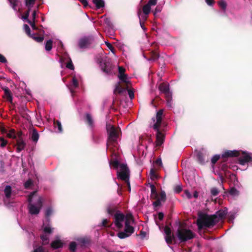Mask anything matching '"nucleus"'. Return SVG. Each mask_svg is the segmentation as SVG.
Instances as JSON below:
<instances>
[{
  "instance_id": "obj_58",
  "label": "nucleus",
  "mask_w": 252,
  "mask_h": 252,
  "mask_svg": "<svg viewBox=\"0 0 252 252\" xmlns=\"http://www.w3.org/2000/svg\"><path fill=\"white\" fill-rule=\"evenodd\" d=\"M72 84L75 88L78 87V82L75 77H73L72 79Z\"/></svg>"
},
{
  "instance_id": "obj_47",
  "label": "nucleus",
  "mask_w": 252,
  "mask_h": 252,
  "mask_svg": "<svg viewBox=\"0 0 252 252\" xmlns=\"http://www.w3.org/2000/svg\"><path fill=\"white\" fill-rule=\"evenodd\" d=\"M104 23L108 27L111 28L113 26L111 19L110 18L105 17L104 19Z\"/></svg>"
},
{
  "instance_id": "obj_9",
  "label": "nucleus",
  "mask_w": 252,
  "mask_h": 252,
  "mask_svg": "<svg viewBox=\"0 0 252 252\" xmlns=\"http://www.w3.org/2000/svg\"><path fill=\"white\" fill-rule=\"evenodd\" d=\"M164 232L166 234L165 241L168 244H172L173 242L176 243V238L175 235L172 233L171 230L168 226L164 227Z\"/></svg>"
},
{
  "instance_id": "obj_45",
  "label": "nucleus",
  "mask_w": 252,
  "mask_h": 252,
  "mask_svg": "<svg viewBox=\"0 0 252 252\" xmlns=\"http://www.w3.org/2000/svg\"><path fill=\"white\" fill-rule=\"evenodd\" d=\"M118 77H119V78L120 79V80L121 81H122V82L126 83H127V76L126 74H124L119 75Z\"/></svg>"
},
{
  "instance_id": "obj_13",
  "label": "nucleus",
  "mask_w": 252,
  "mask_h": 252,
  "mask_svg": "<svg viewBox=\"0 0 252 252\" xmlns=\"http://www.w3.org/2000/svg\"><path fill=\"white\" fill-rule=\"evenodd\" d=\"M227 213V209L224 210H220L218 211L215 214L213 215V216H216V220L217 223L221 220L224 219Z\"/></svg>"
},
{
  "instance_id": "obj_56",
  "label": "nucleus",
  "mask_w": 252,
  "mask_h": 252,
  "mask_svg": "<svg viewBox=\"0 0 252 252\" xmlns=\"http://www.w3.org/2000/svg\"><path fill=\"white\" fill-rule=\"evenodd\" d=\"M28 23L30 24L32 29L34 30H37L38 28L35 25V22H32L30 20H28Z\"/></svg>"
},
{
  "instance_id": "obj_54",
  "label": "nucleus",
  "mask_w": 252,
  "mask_h": 252,
  "mask_svg": "<svg viewBox=\"0 0 252 252\" xmlns=\"http://www.w3.org/2000/svg\"><path fill=\"white\" fill-rule=\"evenodd\" d=\"M161 122H158L157 121L156 123L154 125L153 128L155 130H157V132H158L159 130V127L161 125Z\"/></svg>"
},
{
  "instance_id": "obj_16",
  "label": "nucleus",
  "mask_w": 252,
  "mask_h": 252,
  "mask_svg": "<svg viewBox=\"0 0 252 252\" xmlns=\"http://www.w3.org/2000/svg\"><path fill=\"white\" fill-rule=\"evenodd\" d=\"M240 155L239 151L236 150L226 151L222 155V158L237 157Z\"/></svg>"
},
{
  "instance_id": "obj_63",
  "label": "nucleus",
  "mask_w": 252,
  "mask_h": 252,
  "mask_svg": "<svg viewBox=\"0 0 252 252\" xmlns=\"http://www.w3.org/2000/svg\"><path fill=\"white\" fill-rule=\"evenodd\" d=\"M157 0H149L147 4L151 7L152 6L156 5L157 3Z\"/></svg>"
},
{
  "instance_id": "obj_12",
  "label": "nucleus",
  "mask_w": 252,
  "mask_h": 252,
  "mask_svg": "<svg viewBox=\"0 0 252 252\" xmlns=\"http://www.w3.org/2000/svg\"><path fill=\"white\" fill-rule=\"evenodd\" d=\"M238 160L239 164L244 165L252 160V157L249 154L244 153L243 155L239 158Z\"/></svg>"
},
{
  "instance_id": "obj_21",
  "label": "nucleus",
  "mask_w": 252,
  "mask_h": 252,
  "mask_svg": "<svg viewBox=\"0 0 252 252\" xmlns=\"http://www.w3.org/2000/svg\"><path fill=\"white\" fill-rule=\"evenodd\" d=\"M93 2L95 5L96 9H100L105 6V2L103 0H93Z\"/></svg>"
},
{
  "instance_id": "obj_15",
  "label": "nucleus",
  "mask_w": 252,
  "mask_h": 252,
  "mask_svg": "<svg viewBox=\"0 0 252 252\" xmlns=\"http://www.w3.org/2000/svg\"><path fill=\"white\" fill-rule=\"evenodd\" d=\"M165 138L164 134L160 130H158L156 135V146H160L164 142Z\"/></svg>"
},
{
  "instance_id": "obj_34",
  "label": "nucleus",
  "mask_w": 252,
  "mask_h": 252,
  "mask_svg": "<svg viewBox=\"0 0 252 252\" xmlns=\"http://www.w3.org/2000/svg\"><path fill=\"white\" fill-rule=\"evenodd\" d=\"M228 192L232 196H238L239 194V191L234 187L231 188Z\"/></svg>"
},
{
  "instance_id": "obj_61",
  "label": "nucleus",
  "mask_w": 252,
  "mask_h": 252,
  "mask_svg": "<svg viewBox=\"0 0 252 252\" xmlns=\"http://www.w3.org/2000/svg\"><path fill=\"white\" fill-rule=\"evenodd\" d=\"M33 252H45V248L42 246H39L36 249H34Z\"/></svg>"
},
{
  "instance_id": "obj_64",
  "label": "nucleus",
  "mask_w": 252,
  "mask_h": 252,
  "mask_svg": "<svg viewBox=\"0 0 252 252\" xmlns=\"http://www.w3.org/2000/svg\"><path fill=\"white\" fill-rule=\"evenodd\" d=\"M118 70H119V75L125 74V72L126 71V69L123 66H119L118 67Z\"/></svg>"
},
{
  "instance_id": "obj_59",
  "label": "nucleus",
  "mask_w": 252,
  "mask_h": 252,
  "mask_svg": "<svg viewBox=\"0 0 252 252\" xmlns=\"http://www.w3.org/2000/svg\"><path fill=\"white\" fill-rule=\"evenodd\" d=\"M30 11V8H29L28 10L25 12L24 15L22 16V18L24 20H26L27 22H28V20H29L28 19V17L29 16Z\"/></svg>"
},
{
  "instance_id": "obj_30",
  "label": "nucleus",
  "mask_w": 252,
  "mask_h": 252,
  "mask_svg": "<svg viewBox=\"0 0 252 252\" xmlns=\"http://www.w3.org/2000/svg\"><path fill=\"white\" fill-rule=\"evenodd\" d=\"M39 139V134L35 129H33L32 135V139L33 142H36Z\"/></svg>"
},
{
  "instance_id": "obj_49",
  "label": "nucleus",
  "mask_w": 252,
  "mask_h": 252,
  "mask_svg": "<svg viewBox=\"0 0 252 252\" xmlns=\"http://www.w3.org/2000/svg\"><path fill=\"white\" fill-rule=\"evenodd\" d=\"M219 192V189L217 188L214 187L211 189V193L212 196H217Z\"/></svg>"
},
{
  "instance_id": "obj_5",
  "label": "nucleus",
  "mask_w": 252,
  "mask_h": 252,
  "mask_svg": "<svg viewBox=\"0 0 252 252\" xmlns=\"http://www.w3.org/2000/svg\"><path fill=\"white\" fill-rule=\"evenodd\" d=\"M96 43V40L94 36L92 35L85 36L79 39L78 46L81 49L90 48L94 46Z\"/></svg>"
},
{
  "instance_id": "obj_50",
  "label": "nucleus",
  "mask_w": 252,
  "mask_h": 252,
  "mask_svg": "<svg viewBox=\"0 0 252 252\" xmlns=\"http://www.w3.org/2000/svg\"><path fill=\"white\" fill-rule=\"evenodd\" d=\"M33 184V182L31 179L28 180L24 184L25 189H29Z\"/></svg>"
},
{
  "instance_id": "obj_52",
  "label": "nucleus",
  "mask_w": 252,
  "mask_h": 252,
  "mask_svg": "<svg viewBox=\"0 0 252 252\" xmlns=\"http://www.w3.org/2000/svg\"><path fill=\"white\" fill-rule=\"evenodd\" d=\"M162 8V6L161 5H158L156 8L155 9L154 11H153L154 15H155L157 13L161 12Z\"/></svg>"
},
{
  "instance_id": "obj_48",
  "label": "nucleus",
  "mask_w": 252,
  "mask_h": 252,
  "mask_svg": "<svg viewBox=\"0 0 252 252\" xmlns=\"http://www.w3.org/2000/svg\"><path fill=\"white\" fill-rule=\"evenodd\" d=\"M0 147L1 148L5 147L7 144V141L2 137H0Z\"/></svg>"
},
{
  "instance_id": "obj_39",
  "label": "nucleus",
  "mask_w": 252,
  "mask_h": 252,
  "mask_svg": "<svg viewBox=\"0 0 252 252\" xmlns=\"http://www.w3.org/2000/svg\"><path fill=\"white\" fill-rule=\"evenodd\" d=\"M159 199L161 202H164L166 200V195L164 191H161L159 194Z\"/></svg>"
},
{
  "instance_id": "obj_22",
  "label": "nucleus",
  "mask_w": 252,
  "mask_h": 252,
  "mask_svg": "<svg viewBox=\"0 0 252 252\" xmlns=\"http://www.w3.org/2000/svg\"><path fill=\"white\" fill-rule=\"evenodd\" d=\"M125 231L129 235H131L134 231V227L128 224V222L125 223Z\"/></svg>"
},
{
  "instance_id": "obj_17",
  "label": "nucleus",
  "mask_w": 252,
  "mask_h": 252,
  "mask_svg": "<svg viewBox=\"0 0 252 252\" xmlns=\"http://www.w3.org/2000/svg\"><path fill=\"white\" fill-rule=\"evenodd\" d=\"M101 67L103 72L106 73H109L112 69V65L109 62H105L101 63Z\"/></svg>"
},
{
  "instance_id": "obj_26",
  "label": "nucleus",
  "mask_w": 252,
  "mask_h": 252,
  "mask_svg": "<svg viewBox=\"0 0 252 252\" xmlns=\"http://www.w3.org/2000/svg\"><path fill=\"white\" fill-rule=\"evenodd\" d=\"M30 37L32 38L33 39H34L35 41L38 43L42 42L44 40V36H38L37 34L33 33L32 34Z\"/></svg>"
},
{
  "instance_id": "obj_1",
  "label": "nucleus",
  "mask_w": 252,
  "mask_h": 252,
  "mask_svg": "<svg viewBox=\"0 0 252 252\" xmlns=\"http://www.w3.org/2000/svg\"><path fill=\"white\" fill-rule=\"evenodd\" d=\"M217 223L216 216L209 215L207 214L200 213L198 215L197 220V225L198 228L201 230L204 228H211Z\"/></svg>"
},
{
  "instance_id": "obj_7",
  "label": "nucleus",
  "mask_w": 252,
  "mask_h": 252,
  "mask_svg": "<svg viewBox=\"0 0 252 252\" xmlns=\"http://www.w3.org/2000/svg\"><path fill=\"white\" fill-rule=\"evenodd\" d=\"M118 178L126 182H127L129 178V170L127 165L125 164L120 165V171L117 172Z\"/></svg>"
},
{
  "instance_id": "obj_41",
  "label": "nucleus",
  "mask_w": 252,
  "mask_h": 252,
  "mask_svg": "<svg viewBox=\"0 0 252 252\" xmlns=\"http://www.w3.org/2000/svg\"><path fill=\"white\" fill-rule=\"evenodd\" d=\"M130 235H128V233H127L126 232H125V231H121V232H120L118 233V236L120 238V239H124V238H126V237H128V236H129Z\"/></svg>"
},
{
  "instance_id": "obj_40",
  "label": "nucleus",
  "mask_w": 252,
  "mask_h": 252,
  "mask_svg": "<svg viewBox=\"0 0 252 252\" xmlns=\"http://www.w3.org/2000/svg\"><path fill=\"white\" fill-rule=\"evenodd\" d=\"M125 89L120 84H118L115 89V93L117 92L118 94H121L123 93Z\"/></svg>"
},
{
  "instance_id": "obj_36",
  "label": "nucleus",
  "mask_w": 252,
  "mask_h": 252,
  "mask_svg": "<svg viewBox=\"0 0 252 252\" xmlns=\"http://www.w3.org/2000/svg\"><path fill=\"white\" fill-rule=\"evenodd\" d=\"M54 124L55 127H58V132H62L63 131L62 124L59 121H54Z\"/></svg>"
},
{
  "instance_id": "obj_10",
  "label": "nucleus",
  "mask_w": 252,
  "mask_h": 252,
  "mask_svg": "<svg viewBox=\"0 0 252 252\" xmlns=\"http://www.w3.org/2000/svg\"><path fill=\"white\" fill-rule=\"evenodd\" d=\"M1 89L4 91L2 97L11 104H13L12 93L7 87H1Z\"/></svg>"
},
{
  "instance_id": "obj_8",
  "label": "nucleus",
  "mask_w": 252,
  "mask_h": 252,
  "mask_svg": "<svg viewBox=\"0 0 252 252\" xmlns=\"http://www.w3.org/2000/svg\"><path fill=\"white\" fill-rule=\"evenodd\" d=\"M125 219V215L121 212V211H118L114 215V223L117 227L119 229H121L123 227V225L122 222Z\"/></svg>"
},
{
  "instance_id": "obj_28",
  "label": "nucleus",
  "mask_w": 252,
  "mask_h": 252,
  "mask_svg": "<svg viewBox=\"0 0 252 252\" xmlns=\"http://www.w3.org/2000/svg\"><path fill=\"white\" fill-rule=\"evenodd\" d=\"M125 223L128 222V224H130L131 222L134 221V219L131 213H128L125 216Z\"/></svg>"
},
{
  "instance_id": "obj_4",
  "label": "nucleus",
  "mask_w": 252,
  "mask_h": 252,
  "mask_svg": "<svg viewBox=\"0 0 252 252\" xmlns=\"http://www.w3.org/2000/svg\"><path fill=\"white\" fill-rule=\"evenodd\" d=\"M177 236L180 243H185L194 238L195 234L190 229L180 227L177 231Z\"/></svg>"
},
{
  "instance_id": "obj_23",
  "label": "nucleus",
  "mask_w": 252,
  "mask_h": 252,
  "mask_svg": "<svg viewBox=\"0 0 252 252\" xmlns=\"http://www.w3.org/2000/svg\"><path fill=\"white\" fill-rule=\"evenodd\" d=\"M4 192L6 198L9 199L11 197L12 193V188L10 186L7 185L4 189Z\"/></svg>"
},
{
  "instance_id": "obj_32",
  "label": "nucleus",
  "mask_w": 252,
  "mask_h": 252,
  "mask_svg": "<svg viewBox=\"0 0 252 252\" xmlns=\"http://www.w3.org/2000/svg\"><path fill=\"white\" fill-rule=\"evenodd\" d=\"M151 6L147 3L142 7V11L145 15H148L151 11Z\"/></svg>"
},
{
  "instance_id": "obj_24",
  "label": "nucleus",
  "mask_w": 252,
  "mask_h": 252,
  "mask_svg": "<svg viewBox=\"0 0 252 252\" xmlns=\"http://www.w3.org/2000/svg\"><path fill=\"white\" fill-rule=\"evenodd\" d=\"M159 58L158 53H157L155 51H152L150 52V57L148 59L149 61H155L158 60Z\"/></svg>"
},
{
  "instance_id": "obj_14",
  "label": "nucleus",
  "mask_w": 252,
  "mask_h": 252,
  "mask_svg": "<svg viewBox=\"0 0 252 252\" xmlns=\"http://www.w3.org/2000/svg\"><path fill=\"white\" fill-rule=\"evenodd\" d=\"M16 152L17 153L21 152L22 150H24L26 146V143L24 139H16Z\"/></svg>"
},
{
  "instance_id": "obj_51",
  "label": "nucleus",
  "mask_w": 252,
  "mask_h": 252,
  "mask_svg": "<svg viewBox=\"0 0 252 252\" xmlns=\"http://www.w3.org/2000/svg\"><path fill=\"white\" fill-rule=\"evenodd\" d=\"M110 163V165H112V166H113L115 168H118V167L119 166H120V165H121V164H120L119 162L116 159L112 160Z\"/></svg>"
},
{
  "instance_id": "obj_38",
  "label": "nucleus",
  "mask_w": 252,
  "mask_h": 252,
  "mask_svg": "<svg viewBox=\"0 0 252 252\" xmlns=\"http://www.w3.org/2000/svg\"><path fill=\"white\" fill-rule=\"evenodd\" d=\"M40 238L42 240L43 245H46L49 243V237L46 235L42 234L40 236Z\"/></svg>"
},
{
  "instance_id": "obj_44",
  "label": "nucleus",
  "mask_w": 252,
  "mask_h": 252,
  "mask_svg": "<svg viewBox=\"0 0 252 252\" xmlns=\"http://www.w3.org/2000/svg\"><path fill=\"white\" fill-rule=\"evenodd\" d=\"M53 209L51 207H48L45 211V216L46 218L49 217L53 213Z\"/></svg>"
},
{
  "instance_id": "obj_25",
  "label": "nucleus",
  "mask_w": 252,
  "mask_h": 252,
  "mask_svg": "<svg viewBox=\"0 0 252 252\" xmlns=\"http://www.w3.org/2000/svg\"><path fill=\"white\" fill-rule=\"evenodd\" d=\"M118 211H120L118 210V208L116 206L109 207L107 208V213L111 216H114L115 214Z\"/></svg>"
},
{
  "instance_id": "obj_43",
  "label": "nucleus",
  "mask_w": 252,
  "mask_h": 252,
  "mask_svg": "<svg viewBox=\"0 0 252 252\" xmlns=\"http://www.w3.org/2000/svg\"><path fill=\"white\" fill-rule=\"evenodd\" d=\"M105 44L108 48L114 54L116 53V50L113 45L108 42H105Z\"/></svg>"
},
{
  "instance_id": "obj_18",
  "label": "nucleus",
  "mask_w": 252,
  "mask_h": 252,
  "mask_svg": "<svg viewBox=\"0 0 252 252\" xmlns=\"http://www.w3.org/2000/svg\"><path fill=\"white\" fill-rule=\"evenodd\" d=\"M151 197L153 199H155L156 201L153 203V205L155 207H158L161 205L160 200L159 199L158 192L151 193Z\"/></svg>"
},
{
  "instance_id": "obj_55",
  "label": "nucleus",
  "mask_w": 252,
  "mask_h": 252,
  "mask_svg": "<svg viewBox=\"0 0 252 252\" xmlns=\"http://www.w3.org/2000/svg\"><path fill=\"white\" fill-rule=\"evenodd\" d=\"M43 231L47 234H51L53 232V229L49 226H45L43 228Z\"/></svg>"
},
{
  "instance_id": "obj_2",
  "label": "nucleus",
  "mask_w": 252,
  "mask_h": 252,
  "mask_svg": "<svg viewBox=\"0 0 252 252\" xmlns=\"http://www.w3.org/2000/svg\"><path fill=\"white\" fill-rule=\"evenodd\" d=\"M36 193V191H33L28 196L29 204L28 208L29 212L31 215H38L43 206V200L40 196L38 197L35 204L32 203V198Z\"/></svg>"
},
{
  "instance_id": "obj_42",
  "label": "nucleus",
  "mask_w": 252,
  "mask_h": 252,
  "mask_svg": "<svg viewBox=\"0 0 252 252\" xmlns=\"http://www.w3.org/2000/svg\"><path fill=\"white\" fill-rule=\"evenodd\" d=\"M150 175L151 179L152 180H155L158 177L155 170L153 168L150 170Z\"/></svg>"
},
{
  "instance_id": "obj_3",
  "label": "nucleus",
  "mask_w": 252,
  "mask_h": 252,
  "mask_svg": "<svg viewBox=\"0 0 252 252\" xmlns=\"http://www.w3.org/2000/svg\"><path fill=\"white\" fill-rule=\"evenodd\" d=\"M107 131L108 135L107 146L109 144H114L117 142L118 138L121 133V130L119 127H115L113 125L107 124Z\"/></svg>"
},
{
  "instance_id": "obj_29",
  "label": "nucleus",
  "mask_w": 252,
  "mask_h": 252,
  "mask_svg": "<svg viewBox=\"0 0 252 252\" xmlns=\"http://www.w3.org/2000/svg\"><path fill=\"white\" fill-rule=\"evenodd\" d=\"M197 158L198 161L201 164L205 163V159L204 158V155L201 152H198L197 153Z\"/></svg>"
},
{
  "instance_id": "obj_37",
  "label": "nucleus",
  "mask_w": 252,
  "mask_h": 252,
  "mask_svg": "<svg viewBox=\"0 0 252 252\" xmlns=\"http://www.w3.org/2000/svg\"><path fill=\"white\" fill-rule=\"evenodd\" d=\"M163 113V109H160L159 111H158L157 113L156 118L157 121L158 122H161L162 121V116Z\"/></svg>"
},
{
  "instance_id": "obj_62",
  "label": "nucleus",
  "mask_w": 252,
  "mask_h": 252,
  "mask_svg": "<svg viewBox=\"0 0 252 252\" xmlns=\"http://www.w3.org/2000/svg\"><path fill=\"white\" fill-rule=\"evenodd\" d=\"M182 190V187L180 185L176 186L174 188V191L175 192L179 193Z\"/></svg>"
},
{
  "instance_id": "obj_60",
  "label": "nucleus",
  "mask_w": 252,
  "mask_h": 252,
  "mask_svg": "<svg viewBox=\"0 0 252 252\" xmlns=\"http://www.w3.org/2000/svg\"><path fill=\"white\" fill-rule=\"evenodd\" d=\"M66 66L67 68L70 69V70H73L74 69V65L71 60H70L69 62L67 63Z\"/></svg>"
},
{
  "instance_id": "obj_19",
  "label": "nucleus",
  "mask_w": 252,
  "mask_h": 252,
  "mask_svg": "<svg viewBox=\"0 0 252 252\" xmlns=\"http://www.w3.org/2000/svg\"><path fill=\"white\" fill-rule=\"evenodd\" d=\"M85 122L86 124L91 128H93L94 126V120L90 114L87 113L86 114Z\"/></svg>"
},
{
  "instance_id": "obj_33",
  "label": "nucleus",
  "mask_w": 252,
  "mask_h": 252,
  "mask_svg": "<svg viewBox=\"0 0 252 252\" xmlns=\"http://www.w3.org/2000/svg\"><path fill=\"white\" fill-rule=\"evenodd\" d=\"M53 41L51 39L47 41L45 44V49L47 51H50L52 49Z\"/></svg>"
},
{
  "instance_id": "obj_53",
  "label": "nucleus",
  "mask_w": 252,
  "mask_h": 252,
  "mask_svg": "<svg viewBox=\"0 0 252 252\" xmlns=\"http://www.w3.org/2000/svg\"><path fill=\"white\" fill-rule=\"evenodd\" d=\"M220 155H215L211 159V162L213 164H215L217 161L220 159Z\"/></svg>"
},
{
  "instance_id": "obj_46",
  "label": "nucleus",
  "mask_w": 252,
  "mask_h": 252,
  "mask_svg": "<svg viewBox=\"0 0 252 252\" xmlns=\"http://www.w3.org/2000/svg\"><path fill=\"white\" fill-rule=\"evenodd\" d=\"M76 248V244L75 242H72L70 243L69 249L72 252H74Z\"/></svg>"
},
{
  "instance_id": "obj_20",
  "label": "nucleus",
  "mask_w": 252,
  "mask_h": 252,
  "mask_svg": "<svg viewBox=\"0 0 252 252\" xmlns=\"http://www.w3.org/2000/svg\"><path fill=\"white\" fill-rule=\"evenodd\" d=\"M51 246L54 249H57L62 248L63 243L60 240H55L51 243Z\"/></svg>"
},
{
  "instance_id": "obj_31",
  "label": "nucleus",
  "mask_w": 252,
  "mask_h": 252,
  "mask_svg": "<svg viewBox=\"0 0 252 252\" xmlns=\"http://www.w3.org/2000/svg\"><path fill=\"white\" fill-rule=\"evenodd\" d=\"M219 7L224 11L226 10L227 7V3L224 0H220L218 2Z\"/></svg>"
},
{
  "instance_id": "obj_6",
  "label": "nucleus",
  "mask_w": 252,
  "mask_h": 252,
  "mask_svg": "<svg viewBox=\"0 0 252 252\" xmlns=\"http://www.w3.org/2000/svg\"><path fill=\"white\" fill-rule=\"evenodd\" d=\"M159 91L164 94L168 106H171L172 93L170 91L169 85L166 83H162L159 86Z\"/></svg>"
},
{
  "instance_id": "obj_57",
  "label": "nucleus",
  "mask_w": 252,
  "mask_h": 252,
  "mask_svg": "<svg viewBox=\"0 0 252 252\" xmlns=\"http://www.w3.org/2000/svg\"><path fill=\"white\" fill-rule=\"evenodd\" d=\"M24 28L26 33L30 37L32 34H31V29L29 26L28 25L25 24L24 25Z\"/></svg>"
},
{
  "instance_id": "obj_11",
  "label": "nucleus",
  "mask_w": 252,
  "mask_h": 252,
  "mask_svg": "<svg viewBox=\"0 0 252 252\" xmlns=\"http://www.w3.org/2000/svg\"><path fill=\"white\" fill-rule=\"evenodd\" d=\"M28 108L26 106L22 105L18 107V112L22 118L29 121L31 119L30 116L27 113Z\"/></svg>"
},
{
  "instance_id": "obj_35",
  "label": "nucleus",
  "mask_w": 252,
  "mask_h": 252,
  "mask_svg": "<svg viewBox=\"0 0 252 252\" xmlns=\"http://www.w3.org/2000/svg\"><path fill=\"white\" fill-rule=\"evenodd\" d=\"M7 136L8 138L16 139V135L15 130L14 129H11L9 130V132L7 134Z\"/></svg>"
},
{
  "instance_id": "obj_27",
  "label": "nucleus",
  "mask_w": 252,
  "mask_h": 252,
  "mask_svg": "<svg viewBox=\"0 0 252 252\" xmlns=\"http://www.w3.org/2000/svg\"><path fill=\"white\" fill-rule=\"evenodd\" d=\"M78 241L83 246H86L87 245H89L91 241L90 239L87 237L81 238L79 239Z\"/></svg>"
}]
</instances>
